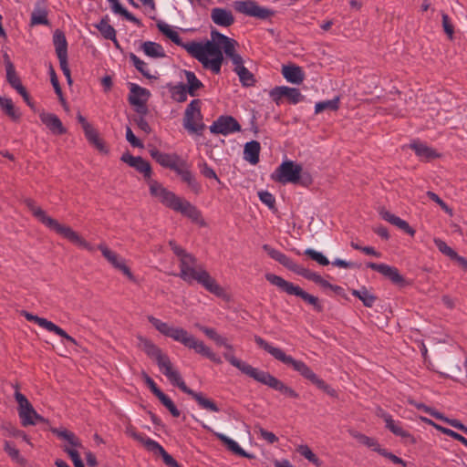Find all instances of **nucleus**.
<instances>
[{"instance_id": "nucleus-1", "label": "nucleus", "mask_w": 467, "mask_h": 467, "mask_svg": "<svg viewBox=\"0 0 467 467\" xmlns=\"http://www.w3.org/2000/svg\"><path fill=\"white\" fill-rule=\"evenodd\" d=\"M120 160L142 173L146 180H149L150 194L159 198L162 204L175 212L181 213L193 222L199 221L202 213L196 206L164 188L157 181L150 180L152 171L149 161L140 156L135 157L129 152L122 154Z\"/></svg>"}, {"instance_id": "nucleus-2", "label": "nucleus", "mask_w": 467, "mask_h": 467, "mask_svg": "<svg viewBox=\"0 0 467 467\" xmlns=\"http://www.w3.org/2000/svg\"><path fill=\"white\" fill-rule=\"evenodd\" d=\"M158 29L171 39L175 45L183 47L192 57L197 59L205 69L211 70L213 74H220L223 61V51L216 47L217 39L214 33H220L216 29L211 31V40L205 43L191 41L183 43L179 33L170 25L160 21L157 23Z\"/></svg>"}, {"instance_id": "nucleus-3", "label": "nucleus", "mask_w": 467, "mask_h": 467, "mask_svg": "<svg viewBox=\"0 0 467 467\" xmlns=\"http://www.w3.org/2000/svg\"><path fill=\"white\" fill-rule=\"evenodd\" d=\"M137 338L139 340V347L148 357L156 361L161 372L173 386L178 387L182 392L192 396L202 409L212 412L220 411V408L213 400L206 398L202 392H196L187 387L180 372L173 368L170 358L163 354L157 345L142 336H139Z\"/></svg>"}, {"instance_id": "nucleus-4", "label": "nucleus", "mask_w": 467, "mask_h": 467, "mask_svg": "<svg viewBox=\"0 0 467 467\" xmlns=\"http://www.w3.org/2000/svg\"><path fill=\"white\" fill-rule=\"evenodd\" d=\"M254 342L258 347L265 350L276 360L291 367L295 371L298 372L304 379L309 380L318 389H322L328 396L336 398L337 393L330 385L327 384L302 360L295 359L292 356L286 355L281 348L269 344L266 340L259 336L254 337Z\"/></svg>"}, {"instance_id": "nucleus-5", "label": "nucleus", "mask_w": 467, "mask_h": 467, "mask_svg": "<svg viewBox=\"0 0 467 467\" xmlns=\"http://www.w3.org/2000/svg\"><path fill=\"white\" fill-rule=\"evenodd\" d=\"M149 322L165 337H171L176 342L181 343L184 347L193 349L196 353L209 358L211 361L221 364L222 359L208 348L202 341L195 338L194 336L190 334L186 329L180 327H172L168 323L153 317H148Z\"/></svg>"}, {"instance_id": "nucleus-6", "label": "nucleus", "mask_w": 467, "mask_h": 467, "mask_svg": "<svg viewBox=\"0 0 467 467\" xmlns=\"http://www.w3.org/2000/svg\"><path fill=\"white\" fill-rule=\"evenodd\" d=\"M177 275L188 284L197 282L216 296L222 297L224 296L223 288L202 265H197V259L192 254H188L180 259V273Z\"/></svg>"}, {"instance_id": "nucleus-7", "label": "nucleus", "mask_w": 467, "mask_h": 467, "mask_svg": "<svg viewBox=\"0 0 467 467\" xmlns=\"http://www.w3.org/2000/svg\"><path fill=\"white\" fill-rule=\"evenodd\" d=\"M224 358L242 373L275 390L281 392L285 396L292 399H297L299 397V394L295 389L285 385L282 380L278 379L269 372L254 368L248 363L234 357L230 353H225Z\"/></svg>"}, {"instance_id": "nucleus-8", "label": "nucleus", "mask_w": 467, "mask_h": 467, "mask_svg": "<svg viewBox=\"0 0 467 467\" xmlns=\"http://www.w3.org/2000/svg\"><path fill=\"white\" fill-rule=\"evenodd\" d=\"M224 358L242 373L275 390L281 392L285 396L292 399H297L299 397V394L295 389L285 385L282 380L278 379L269 372L254 368L248 363L234 357L230 353H225Z\"/></svg>"}, {"instance_id": "nucleus-9", "label": "nucleus", "mask_w": 467, "mask_h": 467, "mask_svg": "<svg viewBox=\"0 0 467 467\" xmlns=\"http://www.w3.org/2000/svg\"><path fill=\"white\" fill-rule=\"evenodd\" d=\"M224 358L242 373L275 390L281 392L285 396L292 399H297L299 397V394L295 389L285 385L282 380L278 379L269 372L254 368L248 363L234 357L230 353H225Z\"/></svg>"}, {"instance_id": "nucleus-10", "label": "nucleus", "mask_w": 467, "mask_h": 467, "mask_svg": "<svg viewBox=\"0 0 467 467\" xmlns=\"http://www.w3.org/2000/svg\"><path fill=\"white\" fill-rule=\"evenodd\" d=\"M216 36L215 45L219 50H223L227 57H229L234 65V71L239 77V80L244 87L254 86L255 79L254 75L244 66L243 57L236 53L235 47L237 41L226 36L222 33H214Z\"/></svg>"}, {"instance_id": "nucleus-11", "label": "nucleus", "mask_w": 467, "mask_h": 467, "mask_svg": "<svg viewBox=\"0 0 467 467\" xmlns=\"http://www.w3.org/2000/svg\"><path fill=\"white\" fill-rule=\"evenodd\" d=\"M302 166L293 161H284L271 174V179L281 184L287 183H300L303 186H307L312 182V178L309 174L301 176Z\"/></svg>"}, {"instance_id": "nucleus-12", "label": "nucleus", "mask_w": 467, "mask_h": 467, "mask_svg": "<svg viewBox=\"0 0 467 467\" xmlns=\"http://www.w3.org/2000/svg\"><path fill=\"white\" fill-rule=\"evenodd\" d=\"M265 279L273 285L279 288L282 292L286 293L290 296H296L302 298L306 303L311 305L317 312L323 311V306L320 303L318 297L308 294L304 291L300 286L285 280L283 277L267 273L265 274Z\"/></svg>"}, {"instance_id": "nucleus-13", "label": "nucleus", "mask_w": 467, "mask_h": 467, "mask_svg": "<svg viewBox=\"0 0 467 467\" xmlns=\"http://www.w3.org/2000/svg\"><path fill=\"white\" fill-rule=\"evenodd\" d=\"M201 108V99H194L185 109L182 125L190 134L201 136L206 128L203 123V116L202 114Z\"/></svg>"}, {"instance_id": "nucleus-14", "label": "nucleus", "mask_w": 467, "mask_h": 467, "mask_svg": "<svg viewBox=\"0 0 467 467\" xmlns=\"http://www.w3.org/2000/svg\"><path fill=\"white\" fill-rule=\"evenodd\" d=\"M234 9L247 16L265 20L275 15V11L259 5L254 0H238L234 2Z\"/></svg>"}, {"instance_id": "nucleus-15", "label": "nucleus", "mask_w": 467, "mask_h": 467, "mask_svg": "<svg viewBox=\"0 0 467 467\" xmlns=\"http://www.w3.org/2000/svg\"><path fill=\"white\" fill-rule=\"evenodd\" d=\"M131 436L138 441H140L143 446L149 451L155 454H160L163 462L169 467H181L176 460L173 459L171 455H170L164 448L156 441L147 437L142 433L132 432Z\"/></svg>"}, {"instance_id": "nucleus-16", "label": "nucleus", "mask_w": 467, "mask_h": 467, "mask_svg": "<svg viewBox=\"0 0 467 467\" xmlns=\"http://www.w3.org/2000/svg\"><path fill=\"white\" fill-rule=\"evenodd\" d=\"M22 316L27 321H31V322L37 324L42 328L65 338L67 342H69L73 345L78 344L77 340L73 337L68 335L64 329H62L60 327L57 326L55 323L47 320V318L33 315L32 313H29L26 310L22 311Z\"/></svg>"}, {"instance_id": "nucleus-17", "label": "nucleus", "mask_w": 467, "mask_h": 467, "mask_svg": "<svg viewBox=\"0 0 467 467\" xmlns=\"http://www.w3.org/2000/svg\"><path fill=\"white\" fill-rule=\"evenodd\" d=\"M213 134H222L227 136L229 134L241 130L239 122L230 115H222L209 127Z\"/></svg>"}, {"instance_id": "nucleus-18", "label": "nucleus", "mask_w": 467, "mask_h": 467, "mask_svg": "<svg viewBox=\"0 0 467 467\" xmlns=\"http://www.w3.org/2000/svg\"><path fill=\"white\" fill-rule=\"evenodd\" d=\"M98 249L100 250L102 255L108 262L116 269L122 272L130 281H135V277L131 273L130 267L126 265L125 259L120 257L118 254L111 251L106 244H99Z\"/></svg>"}, {"instance_id": "nucleus-19", "label": "nucleus", "mask_w": 467, "mask_h": 467, "mask_svg": "<svg viewBox=\"0 0 467 467\" xmlns=\"http://www.w3.org/2000/svg\"><path fill=\"white\" fill-rule=\"evenodd\" d=\"M25 204L32 213L33 216L43 223L49 230L54 231L56 234L62 225L56 219L48 216L47 213L39 206H37L34 200L28 198L25 200Z\"/></svg>"}, {"instance_id": "nucleus-20", "label": "nucleus", "mask_w": 467, "mask_h": 467, "mask_svg": "<svg viewBox=\"0 0 467 467\" xmlns=\"http://www.w3.org/2000/svg\"><path fill=\"white\" fill-rule=\"evenodd\" d=\"M270 97L277 105L282 98H286L292 104H297L305 99L298 88L286 86L275 87L270 91Z\"/></svg>"}, {"instance_id": "nucleus-21", "label": "nucleus", "mask_w": 467, "mask_h": 467, "mask_svg": "<svg viewBox=\"0 0 467 467\" xmlns=\"http://www.w3.org/2000/svg\"><path fill=\"white\" fill-rule=\"evenodd\" d=\"M150 156L162 167L168 168L173 171H177L179 168L185 162L179 155L172 153H165L159 150H151Z\"/></svg>"}, {"instance_id": "nucleus-22", "label": "nucleus", "mask_w": 467, "mask_h": 467, "mask_svg": "<svg viewBox=\"0 0 467 467\" xmlns=\"http://www.w3.org/2000/svg\"><path fill=\"white\" fill-rule=\"evenodd\" d=\"M57 234L66 238L72 244L78 245V247L83 248L90 253H93L96 250L94 245L87 242L77 232H75L71 227L67 225L62 224Z\"/></svg>"}, {"instance_id": "nucleus-23", "label": "nucleus", "mask_w": 467, "mask_h": 467, "mask_svg": "<svg viewBox=\"0 0 467 467\" xmlns=\"http://www.w3.org/2000/svg\"><path fill=\"white\" fill-rule=\"evenodd\" d=\"M367 267L379 272L385 277L389 278L393 284L403 285L405 283L404 277L400 274L399 270L386 264H378L369 262Z\"/></svg>"}, {"instance_id": "nucleus-24", "label": "nucleus", "mask_w": 467, "mask_h": 467, "mask_svg": "<svg viewBox=\"0 0 467 467\" xmlns=\"http://www.w3.org/2000/svg\"><path fill=\"white\" fill-rule=\"evenodd\" d=\"M367 267L379 272L385 277L389 278L393 284L403 285L405 283L404 277L400 274L399 270L386 264H378L369 262Z\"/></svg>"}, {"instance_id": "nucleus-25", "label": "nucleus", "mask_w": 467, "mask_h": 467, "mask_svg": "<svg viewBox=\"0 0 467 467\" xmlns=\"http://www.w3.org/2000/svg\"><path fill=\"white\" fill-rule=\"evenodd\" d=\"M262 248L272 259L278 262L284 267L287 268L288 270L294 273L297 271L300 265L296 264L292 258L287 256L285 254L266 244H263Z\"/></svg>"}, {"instance_id": "nucleus-26", "label": "nucleus", "mask_w": 467, "mask_h": 467, "mask_svg": "<svg viewBox=\"0 0 467 467\" xmlns=\"http://www.w3.org/2000/svg\"><path fill=\"white\" fill-rule=\"evenodd\" d=\"M176 174L180 176L182 182L186 183L188 188L194 194L198 195L202 192V184L198 182L195 175L190 170L186 161L179 168V170H177Z\"/></svg>"}, {"instance_id": "nucleus-27", "label": "nucleus", "mask_w": 467, "mask_h": 467, "mask_svg": "<svg viewBox=\"0 0 467 467\" xmlns=\"http://www.w3.org/2000/svg\"><path fill=\"white\" fill-rule=\"evenodd\" d=\"M196 420L198 422H200L201 426L203 429H205L209 431H213L214 436L217 439H219L227 447V449L229 451H231L232 452H234V454L242 456V457H245V458L253 457L251 454L247 453L243 448H241L240 445L235 441L232 440L231 438H229L228 436H226L223 433L213 431L211 427H209L202 421H200L198 420Z\"/></svg>"}, {"instance_id": "nucleus-28", "label": "nucleus", "mask_w": 467, "mask_h": 467, "mask_svg": "<svg viewBox=\"0 0 467 467\" xmlns=\"http://www.w3.org/2000/svg\"><path fill=\"white\" fill-rule=\"evenodd\" d=\"M212 21L223 27H229L234 23V16L231 10L223 7H214L211 10Z\"/></svg>"}, {"instance_id": "nucleus-29", "label": "nucleus", "mask_w": 467, "mask_h": 467, "mask_svg": "<svg viewBox=\"0 0 467 467\" xmlns=\"http://www.w3.org/2000/svg\"><path fill=\"white\" fill-rule=\"evenodd\" d=\"M40 120L55 135H63L67 132L60 119L54 113L42 112L39 115Z\"/></svg>"}, {"instance_id": "nucleus-30", "label": "nucleus", "mask_w": 467, "mask_h": 467, "mask_svg": "<svg viewBox=\"0 0 467 467\" xmlns=\"http://www.w3.org/2000/svg\"><path fill=\"white\" fill-rule=\"evenodd\" d=\"M379 215L383 220L398 227L400 230L408 234L410 236L413 237L415 235L416 231L405 220L400 218L399 216L391 213L387 210H381L379 212Z\"/></svg>"}, {"instance_id": "nucleus-31", "label": "nucleus", "mask_w": 467, "mask_h": 467, "mask_svg": "<svg viewBox=\"0 0 467 467\" xmlns=\"http://www.w3.org/2000/svg\"><path fill=\"white\" fill-rule=\"evenodd\" d=\"M51 431L60 440L67 441V444L66 446L73 449H83L81 441L74 432L65 428H52Z\"/></svg>"}, {"instance_id": "nucleus-32", "label": "nucleus", "mask_w": 467, "mask_h": 467, "mask_svg": "<svg viewBox=\"0 0 467 467\" xmlns=\"http://www.w3.org/2000/svg\"><path fill=\"white\" fill-rule=\"evenodd\" d=\"M186 83L183 87L188 91L191 97H198L199 90L204 87L203 83L196 77L195 73L190 70H183Z\"/></svg>"}, {"instance_id": "nucleus-33", "label": "nucleus", "mask_w": 467, "mask_h": 467, "mask_svg": "<svg viewBox=\"0 0 467 467\" xmlns=\"http://www.w3.org/2000/svg\"><path fill=\"white\" fill-rule=\"evenodd\" d=\"M282 74L284 78L292 84H301L305 79L303 69L295 65L283 66Z\"/></svg>"}, {"instance_id": "nucleus-34", "label": "nucleus", "mask_w": 467, "mask_h": 467, "mask_svg": "<svg viewBox=\"0 0 467 467\" xmlns=\"http://www.w3.org/2000/svg\"><path fill=\"white\" fill-rule=\"evenodd\" d=\"M150 96V91L135 83H130V94L129 96V102L131 105H141L142 102H147Z\"/></svg>"}, {"instance_id": "nucleus-35", "label": "nucleus", "mask_w": 467, "mask_h": 467, "mask_svg": "<svg viewBox=\"0 0 467 467\" xmlns=\"http://www.w3.org/2000/svg\"><path fill=\"white\" fill-rule=\"evenodd\" d=\"M83 130L88 141L92 144L99 151L104 154L109 152V150L106 147L103 140L99 138V132L95 128H93L91 124L88 125V127H85Z\"/></svg>"}, {"instance_id": "nucleus-36", "label": "nucleus", "mask_w": 467, "mask_h": 467, "mask_svg": "<svg viewBox=\"0 0 467 467\" xmlns=\"http://www.w3.org/2000/svg\"><path fill=\"white\" fill-rule=\"evenodd\" d=\"M94 26L100 32L105 39L112 40L116 47H119V42L116 37L117 32L109 24V18L108 16L102 17L99 23L94 25Z\"/></svg>"}, {"instance_id": "nucleus-37", "label": "nucleus", "mask_w": 467, "mask_h": 467, "mask_svg": "<svg viewBox=\"0 0 467 467\" xmlns=\"http://www.w3.org/2000/svg\"><path fill=\"white\" fill-rule=\"evenodd\" d=\"M410 148L414 150L415 154L419 158L425 161L433 160L439 157V154L436 152V150L429 147L425 143L413 141L412 143H410Z\"/></svg>"}, {"instance_id": "nucleus-38", "label": "nucleus", "mask_w": 467, "mask_h": 467, "mask_svg": "<svg viewBox=\"0 0 467 467\" xmlns=\"http://www.w3.org/2000/svg\"><path fill=\"white\" fill-rule=\"evenodd\" d=\"M261 145L257 140L246 142L244 149V159L253 165L259 162Z\"/></svg>"}, {"instance_id": "nucleus-39", "label": "nucleus", "mask_w": 467, "mask_h": 467, "mask_svg": "<svg viewBox=\"0 0 467 467\" xmlns=\"http://www.w3.org/2000/svg\"><path fill=\"white\" fill-rule=\"evenodd\" d=\"M418 408L422 409L424 411L430 413L434 418H436L438 420H441L447 422L450 426H451L455 429H458V430L463 431L465 434H467V426L462 424L460 420H458L456 419H448V418L444 417L442 414H441L440 412L433 410L432 409L427 407L424 404L419 405Z\"/></svg>"}, {"instance_id": "nucleus-40", "label": "nucleus", "mask_w": 467, "mask_h": 467, "mask_svg": "<svg viewBox=\"0 0 467 467\" xmlns=\"http://www.w3.org/2000/svg\"><path fill=\"white\" fill-rule=\"evenodd\" d=\"M141 49L144 54L150 57L161 58L166 56L162 46L156 42L146 41L142 43Z\"/></svg>"}, {"instance_id": "nucleus-41", "label": "nucleus", "mask_w": 467, "mask_h": 467, "mask_svg": "<svg viewBox=\"0 0 467 467\" xmlns=\"http://www.w3.org/2000/svg\"><path fill=\"white\" fill-rule=\"evenodd\" d=\"M351 295L358 298L367 307H372L378 299V297L371 294L364 285L359 289H352Z\"/></svg>"}, {"instance_id": "nucleus-42", "label": "nucleus", "mask_w": 467, "mask_h": 467, "mask_svg": "<svg viewBox=\"0 0 467 467\" xmlns=\"http://www.w3.org/2000/svg\"><path fill=\"white\" fill-rule=\"evenodd\" d=\"M30 410L19 411V418L23 426L36 425V422H43L45 419L39 415L33 406L29 408Z\"/></svg>"}, {"instance_id": "nucleus-43", "label": "nucleus", "mask_w": 467, "mask_h": 467, "mask_svg": "<svg viewBox=\"0 0 467 467\" xmlns=\"http://www.w3.org/2000/svg\"><path fill=\"white\" fill-rule=\"evenodd\" d=\"M381 417L386 423V428L389 430L393 434L405 438L409 436L408 431H404L400 424V422H396L390 414L387 412H382Z\"/></svg>"}, {"instance_id": "nucleus-44", "label": "nucleus", "mask_w": 467, "mask_h": 467, "mask_svg": "<svg viewBox=\"0 0 467 467\" xmlns=\"http://www.w3.org/2000/svg\"><path fill=\"white\" fill-rule=\"evenodd\" d=\"M167 88L171 94V98L178 102L182 103L187 100V96L189 95L186 88L183 87V83H179L177 85H173L171 83H169L167 85Z\"/></svg>"}, {"instance_id": "nucleus-45", "label": "nucleus", "mask_w": 467, "mask_h": 467, "mask_svg": "<svg viewBox=\"0 0 467 467\" xmlns=\"http://www.w3.org/2000/svg\"><path fill=\"white\" fill-rule=\"evenodd\" d=\"M350 435L356 439L359 443L367 446L368 448L372 449L374 451L379 452L381 446L379 441L375 438L368 437L363 433H360L357 431H350Z\"/></svg>"}, {"instance_id": "nucleus-46", "label": "nucleus", "mask_w": 467, "mask_h": 467, "mask_svg": "<svg viewBox=\"0 0 467 467\" xmlns=\"http://www.w3.org/2000/svg\"><path fill=\"white\" fill-rule=\"evenodd\" d=\"M110 3L111 9L114 13L121 15L128 21L133 23L134 25L140 26L141 22L136 16H134L130 12H129L126 8H124L119 2V0H108Z\"/></svg>"}, {"instance_id": "nucleus-47", "label": "nucleus", "mask_w": 467, "mask_h": 467, "mask_svg": "<svg viewBox=\"0 0 467 467\" xmlns=\"http://www.w3.org/2000/svg\"><path fill=\"white\" fill-rule=\"evenodd\" d=\"M0 108L12 120L17 121L21 114L9 98H0Z\"/></svg>"}, {"instance_id": "nucleus-48", "label": "nucleus", "mask_w": 467, "mask_h": 467, "mask_svg": "<svg viewBox=\"0 0 467 467\" xmlns=\"http://www.w3.org/2000/svg\"><path fill=\"white\" fill-rule=\"evenodd\" d=\"M130 61L132 62L134 67L146 78L152 79L157 78V77L150 74V71L148 67V64L141 60L139 57H137L134 53H130L129 55Z\"/></svg>"}, {"instance_id": "nucleus-49", "label": "nucleus", "mask_w": 467, "mask_h": 467, "mask_svg": "<svg viewBox=\"0 0 467 467\" xmlns=\"http://www.w3.org/2000/svg\"><path fill=\"white\" fill-rule=\"evenodd\" d=\"M4 451L6 452V454L10 457V459L13 462L20 465H26V460L20 454L19 450L16 449V446L11 441H5Z\"/></svg>"}, {"instance_id": "nucleus-50", "label": "nucleus", "mask_w": 467, "mask_h": 467, "mask_svg": "<svg viewBox=\"0 0 467 467\" xmlns=\"http://www.w3.org/2000/svg\"><path fill=\"white\" fill-rule=\"evenodd\" d=\"M53 44L56 48L57 56L67 54V42L65 34L57 30L53 36Z\"/></svg>"}, {"instance_id": "nucleus-51", "label": "nucleus", "mask_w": 467, "mask_h": 467, "mask_svg": "<svg viewBox=\"0 0 467 467\" xmlns=\"http://www.w3.org/2000/svg\"><path fill=\"white\" fill-rule=\"evenodd\" d=\"M6 80L10 84V86L16 91L24 88L19 77L16 75L15 66L12 62L7 63Z\"/></svg>"}, {"instance_id": "nucleus-52", "label": "nucleus", "mask_w": 467, "mask_h": 467, "mask_svg": "<svg viewBox=\"0 0 467 467\" xmlns=\"http://www.w3.org/2000/svg\"><path fill=\"white\" fill-rule=\"evenodd\" d=\"M339 108V98L336 97L333 99L319 101L315 105V113L318 114L324 110L336 111Z\"/></svg>"}, {"instance_id": "nucleus-53", "label": "nucleus", "mask_w": 467, "mask_h": 467, "mask_svg": "<svg viewBox=\"0 0 467 467\" xmlns=\"http://www.w3.org/2000/svg\"><path fill=\"white\" fill-rule=\"evenodd\" d=\"M31 25H48L47 10L44 8H35L31 14Z\"/></svg>"}, {"instance_id": "nucleus-54", "label": "nucleus", "mask_w": 467, "mask_h": 467, "mask_svg": "<svg viewBox=\"0 0 467 467\" xmlns=\"http://www.w3.org/2000/svg\"><path fill=\"white\" fill-rule=\"evenodd\" d=\"M13 387L16 389L15 399L18 404V412L25 411L26 410H30L29 408H31L32 404L29 402L27 398L19 391V386L16 384Z\"/></svg>"}, {"instance_id": "nucleus-55", "label": "nucleus", "mask_w": 467, "mask_h": 467, "mask_svg": "<svg viewBox=\"0 0 467 467\" xmlns=\"http://www.w3.org/2000/svg\"><path fill=\"white\" fill-rule=\"evenodd\" d=\"M260 201L265 204L271 211L275 212V197L268 191H261L258 192Z\"/></svg>"}, {"instance_id": "nucleus-56", "label": "nucleus", "mask_w": 467, "mask_h": 467, "mask_svg": "<svg viewBox=\"0 0 467 467\" xmlns=\"http://www.w3.org/2000/svg\"><path fill=\"white\" fill-rule=\"evenodd\" d=\"M296 274L298 275H301L304 278L310 280L316 284H318V282L321 280V277H322L319 274L313 272L307 268H305L302 265H299Z\"/></svg>"}, {"instance_id": "nucleus-57", "label": "nucleus", "mask_w": 467, "mask_h": 467, "mask_svg": "<svg viewBox=\"0 0 467 467\" xmlns=\"http://www.w3.org/2000/svg\"><path fill=\"white\" fill-rule=\"evenodd\" d=\"M436 247L438 248V250L445 254L446 256L450 257L451 259L452 257H456V252L451 248L443 240L440 239V238H434L433 240Z\"/></svg>"}, {"instance_id": "nucleus-58", "label": "nucleus", "mask_w": 467, "mask_h": 467, "mask_svg": "<svg viewBox=\"0 0 467 467\" xmlns=\"http://www.w3.org/2000/svg\"><path fill=\"white\" fill-rule=\"evenodd\" d=\"M304 254L318 263L320 265H327L329 264L328 259L322 253L312 248H307Z\"/></svg>"}, {"instance_id": "nucleus-59", "label": "nucleus", "mask_w": 467, "mask_h": 467, "mask_svg": "<svg viewBox=\"0 0 467 467\" xmlns=\"http://www.w3.org/2000/svg\"><path fill=\"white\" fill-rule=\"evenodd\" d=\"M50 80H51V84L55 89L56 94L58 96L60 102L62 103V105H65L66 100L63 97V92L60 88L57 74L52 67H50Z\"/></svg>"}, {"instance_id": "nucleus-60", "label": "nucleus", "mask_w": 467, "mask_h": 467, "mask_svg": "<svg viewBox=\"0 0 467 467\" xmlns=\"http://www.w3.org/2000/svg\"><path fill=\"white\" fill-rule=\"evenodd\" d=\"M437 430L439 431H441V433H443L447 436H450L452 439L462 442L464 446L467 447V439L465 437H463L462 435H461L460 433H458L451 429L442 427V426H437Z\"/></svg>"}, {"instance_id": "nucleus-61", "label": "nucleus", "mask_w": 467, "mask_h": 467, "mask_svg": "<svg viewBox=\"0 0 467 467\" xmlns=\"http://www.w3.org/2000/svg\"><path fill=\"white\" fill-rule=\"evenodd\" d=\"M201 173L209 179H214L219 183H222L221 180L218 178L215 171L207 164V162L203 161L202 164H199Z\"/></svg>"}, {"instance_id": "nucleus-62", "label": "nucleus", "mask_w": 467, "mask_h": 467, "mask_svg": "<svg viewBox=\"0 0 467 467\" xmlns=\"http://www.w3.org/2000/svg\"><path fill=\"white\" fill-rule=\"evenodd\" d=\"M378 453L380 454L381 456L389 459L390 462H392L395 464H400V465H402L403 467L407 466L406 462H404L401 458L396 456L395 454H393L392 452L389 451L388 450H386L384 448H380V450L379 451Z\"/></svg>"}, {"instance_id": "nucleus-63", "label": "nucleus", "mask_w": 467, "mask_h": 467, "mask_svg": "<svg viewBox=\"0 0 467 467\" xmlns=\"http://www.w3.org/2000/svg\"><path fill=\"white\" fill-rule=\"evenodd\" d=\"M441 18H442L443 29H444L445 33L448 35L449 38L451 39L453 36L454 28H453L452 24L451 23V19H450L449 16L444 13L441 15Z\"/></svg>"}, {"instance_id": "nucleus-64", "label": "nucleus", "mask_w": 467, "mask_h": 467, "mask_svg": "<svg viewBox=\"0 0 467 467\" xmlns=\"http://www.w3.org/2000/svg\"><path fill=\"white\" fill-rule=\"evenodd\" d=\"M258 433L260 434L261 438L266 441L269 444H274L278 441V438L275 433L268 431L264 428H259Z\"/></svg>"}]
</instances>
